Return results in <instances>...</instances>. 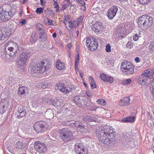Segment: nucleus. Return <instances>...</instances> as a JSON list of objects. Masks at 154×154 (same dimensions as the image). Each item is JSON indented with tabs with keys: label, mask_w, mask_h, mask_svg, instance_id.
<instances>
[{
	"label": "nucleus",
	"mask_w": 154,
	"mask_h": 154,
	"mask_svg": "<svg viewBox=\"0 0 154 154\" xmlns=\"http://www.w3.org/2000/svg\"><path fill=\"white\" fill-rule=\"evenodd\" d=\"M79 63V62H75V70H76L77 69H78L77 67L78 66Z\"/></svg>",
	"instance_id": "4d7b16f0"
},
{
	"label": "nucleus",
	"mask_w": 154,
	"mask_h": 154,
	"mask_svg": "<svg viewBox=\"0 0 154 154\" xmlns=\"http://www.w3.org/2000/svg\"><path fill=\"white\" fill-rule=\"evenodd\" d=\"M17 44L13 42L10 41L8 42L5 43V48H7V47H13L16 46Z\"/></svg>",
	"instance_id": "c756f323"
},
{
	"label": "nucleus",
	"mask_w": 154,
	"mask_h": 154,
	"mask_svg": "<svg viewBox=\"0 0 154 154\" xmlns=\"http://www.w3.org/2000/svg\"><path fill=\"white\" fill-rule=\"evenodd\" d=\"M108 75L104 73H101L100 74V78L103 81L105 82L106 80V78H107Z\"/></svg>",
	"instance_id": "c9c22d12"
},
{
	"label": "nucleus",
	"mask_w": 154,
	"mask_h": 154,
	"mask_svg": "<svg viewBox=\"0 0 154 154\" xmlns=\"http://www.w3.org/2000/svg\"><path fill=\"white\" fill-rule=\"evenodd\" d=\"M139 36L137 35H135L133 37V39L134 41H137L138 39Z\"/></svg>",
	"instance_id": "3c124183"
},
{
	"label": "nucleus",
	"mask_w": 154,
	"mask_h": 154,
	"mask_svg": "<svg viewBox=\"0 0 154 154\" xmlns=\"http://www.w3.org/2000/svg\"><path fill=\"white\" fill-rule=\"evenodd\" d=\"M77 3L82 5L81 9L83 11L85 10V2L83 0H74Z\"/></svg>",
	"instance_id": "a878e982"
},
{
	"label": "nucleus",
	"mask_w": 154,
	"mask_h": 154,
	"mask_svg": "<svg viewBox=\"0 0 154 154\" xmlns=\"http://www.w3.org/2000/svg\"><path fill=\"white\" fill-rule=\"evenodd\" d=\"M34 146L35 149L40 153H45L47 152V147L44 143H41L39 141H37L34 143Z\"/></svg>",
	"instance_id": "1a4fd4ad"
},
{
	"label": "nucleus",
	"mask_w": 154,
	"mask_h": 154,
	"mask_svg": "<svg viewBox=\"0 0 154 154\" xmlns=\"http://www.w3.org/2000/svg\"><path fill=\"white\" fill-rule=\"evenodd\" d=\"M40 35L39 39L41 42H43L47 39V36L44 32L41 33Z\"/></svg>",
	"instance_id": "bb28decb"
},
{
	"label": "nucleus",
	"mask_w": 154,
	"mask_h": 154,
	"mask_svg": "<svg viewBox=\"0 0 154 154\" xmlns=\"http://www.w3.org/2000/svg\"><path fill=\"white\" fill-rule=\"evenodd\" d=\"M86 44L87 46L91 51L96 50L97 48L98 45L97 42L95 41H91V39L89 38H87L86 40Z\"/></svg>",
	"instance_id": "9d476101"
},
{
	"label": "nucleus",
	"mask_w": 154,
	"mask_h": 154,
	"mask_svg": "<svg viewBox=\"0 0 154 154\" xmlns=\"http://www.w3.org/2000/svg\"><path fill=\"white\" fill-rule=\"evenodd\" d=\"M83 121L87 122H98L99 120L94 117L86 116L83 119Z\"/></svg>",
	"instance_id": "6ab92c4d"
},
{
	"label": "nucleus",
	"mask_w": 154,
	"mask_h": 154,
	"mask_svg": "<svg viewBox=\"0 0 154 154\" xmlns=\"http://www.w3.org/2000/svg\"><path fill=\"white\" fill-rule=\"evenodd\" d=\"M83 76V74L81 73H80V76L82 78Z\"/></svg>",
	"instance_id": "0e129e2a"
},
{
	"label": "nucleus",
	"mask_w": 154,
	"mask_h": 154,
	"mask_svg": "<svg viewBox=\"0 0 154 154\" xmlns=\"http://www.w3.org/2000/svg\"><path fill=\"white\" fill-rule=\"evenodd\" d=\"M45 115L47 119H50L53 117V112L52 110L49 109L46 111Z\"/></svg>",
	"instance_id": "4be33fe9"
},
{
	"label": "nucleus",
	"mask_w": 154,
	"mask_h": 154,
	"mask_svg": "<svg viewBox=\"0 0 154 154\" xmlns=\"http://www.w3.org/2000/svg\"><path fill=\"white\" fill-rule=\"evenodd\" d=\"M27 88L26 87H19L18 88V94L20 95L23 94L25 92V91L27 90Z\"/></svg>",
	"instance_id": "c85d7f7f"
},
{
	"label": "nucleus",
	"mask_w": 154,
	"mask_h": 154,
	"mask_svg": "<svg viewBox=\"0 0 154 154\" xmlns=\"http://www.w3.org/2000/svg\"><path fill=\"white\" fill-rule=\"evenodd\" d=\"M119 0L121 2H126L127 1V0Z\"/></svg>",
	"instance_id": "680f3d73"
},
{
	"label": "nucleus",
	"mask_w": 154,
	"mask_h": 154,
	"mask_svg": "<svg viewBox=\"0 0 154 154\" xmlns=\"http://www.w3.org/2000/svg\"><path fill=\"white\" fill-rule=\"evenodd\" d=\"M80 97L79 96H75L74 97V101L76 104L78 105V102L79 100Z\"/></svg>",
	"instance_id": "79ce46f5"
},
{
	"label": "nucleus",
	"mask_w": 154,
	"mask_h": 154,
	"mask_svg": "<svg viewBox=\"0 0 154 154\" xmlns=\"http://www.w3.org/2000/svg\"><path fill=\"white\" fill-rule=\"evenodd\" d=\"M65 64L64 63L60 62V60H57L56 63V67L57 69L61 70L65 67Z\"/></svg>",
	"instance_id": "aec40b11"
},
{
	"label": "nucleus",
	"mask_w": 154,
	"mask_h": 154,
	"mask_svg": "<svg viewBox=\"0 0 154 154\" xmlns=\"http://www.w3.org/2000/svg\"><path fill=\"white\" fill-rule=\"evenodd\" d=\"M83 84H84V85H85V86L86 88L87 85H86V84L85 82H84L83 83Z\"/></svg>",
	"instance_id": "774afa93"
},
{
	"label": "nucleus",
	"mask_w": 154,
	"mask_h": 154,
	"mask_svg": "<svg viewBox=\"0 0 154 154\" xmlns=\"http://www.w3.org/2000/svg\"><path fill=\"white\" fill-rule=\"evenodd\" d=\"M44 0H40L41 4H43V3Z\"/></svg>",
	"instance_id": "e2e57ef3"
},
{
	"label": "nucleus",
	"mask_w": 154,
	"mask_h": 154,
	"mask_svg": "<svg viewBox=\"0 0 154 154\" xmlns=\"http://www.w3.org/2000/svg\"><path fill=\"white\" fill-rule=\"evenodd\" d=\"M79 54H78L77 56V57L76 58L75 60V62H79Z\"/></svg>",
	"instance_id": "6e6d98bb"
},
{
	"label": "nucleus",
	"mask_w": 154,
	"mask_h": 154,
	"mask_svg": "<svg viewBox=\"0 0 154 154\" xmlns=\"http://www.w3.org/2000/svg\"><path fill=\"white\" fill-rule=\"evenodd\" d=\"M4 34L2 30H0V40L4 38Z\"/></svg>",
	"instance_id": "8fccbe9b"
},
{
	"label": "nucleus",
	"mask_w": 154,
	"mask_h": 154,
	"mask_svg": "<svg viewBox=\"0 0 154 154\" xmlns=\"http://www.w3.org/2000/svg\"><path fill=\"white\" fill-rule=\"evenodd\" d=\"M91 26L92 30L96 33H98L103 29L102 23L100 22H97L95 23H93Z\"/></svg>",
	"instance_id": "4468645a"
},
{
	"label": "nucleus",
	"mask_w": 154,
	"mask_h": 154,
	"mask_svg": "<svg viewBox=\"0 0 154 154\" xmlns=\"http://www.w3.org/2000/svg\"><path fill=\"white\" fill-rule=\"evenodd\" d=\"M47 20H48V24L51 25H52L53 24V21L50 20L48 19H47Z\"/></svg>",
	"instance_id": "5fc2aeb1"
},
{
	"label": "nucleus",
	"mask_w": 154,
	"mask_h": 154,
	"mask_svg": "<svg viewBox=\"0 0 154 154\" xmlns=\"http://www.w3.org/2000/svg\"><path fill=\"white\" fill-rule=\"evenodd\" d=\"M30 55L27 52H23L20 55V57L17 62L18 67L23 68V65L25 64L27 60L29 59Z\"/></svg>",
	"instance_id": "0eeeda50"
},
{
	"label": "nucleus",
	"mask_w": 154,
	"mask_h": 154,
	"mask_svg": "<svg viewBox=\"0 0 154 154\" xmlns=\"http://www.w3.org/2000/svg\"><path fill=\"white\" fill-rule=\"evenodd\" d=\"M107 78H106V80L105 82H109L110 83H112L113 81V79L112 76L109 75H108Z\"/></svg>",
	"instance_id": "ea45409f"
},
{
	"label": "nucleus",
	"mask_w": 154,
	"mask_h": 154,
	"mask_svg": "<svg viewBox=\"0 0 154 154\" xmlns=\"http://www.w3.org/2000/svg\"><path fill=\"white\" fill-rule=\"evenodd\" d=\"M106 52H109L111 51V46L109 44H107L106 46Z\"/></svg>",
	"instance_id": "37998d69"
},
{
	"label": "nucleus",
	"mask_w": 154,
	"mask_h": 154,
	"mask_svg": "<svg viewBox=\"0 0 154 154\" xmlns=\"http://www.w3.org/2000/svg\"><path fill=\"white\" fill-rule=\"evenodd\" d=\"M7 108H5L0 106V113L1 114L4 113L6 110Z\"/></svg>",
	"instance_id": "a18cd8bd"
},
{
	"label": "nucleus",
	"mask_w": 154,
	"mask_h": 154,
	"mask_svg": "<svg viewBox=\"0 0 154 154\" xmlns=\"http://www.w3.org/2000/svg\"><path fill=\"white\" fill-rule=\"evenodd\" d=\"M9 103L8 98L2 99L0 102V106L5 108H7Z\"/></svg>",
	"instance_id": "412c9836"
},
{
	"label": "nucleus",
	"mask_w": 154,
	"mask_h": 154,
	"mask_svg": "<svg viewBox=\"0 0 154 154\" xmlns=\"http://www.w3.org/2000/svg\"><path fill=\"white\" fill-rule=\"evenodd\" d=\"M153 22L152 18L147 15H144L141 16L138 22V24L140 27L148 29L150 26Z\"/></svg>",
	"instance_id": "f03ea898"
},
{
	"label": "nucleus",
	"mask_w": 154,
	"mask_h": 154,
	"mask_svg": "<svg viewBox=\"0 0 154 154\" xmlns=\"http://www.w3.org/2000/svg\"><path fill=\"white\" fill-rule=\"evenodd\" d=\"M44 9V8L41 7L37 8L36 9V12L37 14H40L42 13Z\"/></svg>",
	"instance_id": "a19ab883"
},
{
	"label": "nucleus",
	"mask_w": 154,
	"mask_h": 154,
	"mask_svg": "<svg viewBox=\"0 0 154 154\" xmlns=\"http://www.w3.org/2000/svg\"><path fill=\"white\" fill-rule=\"evenodd\" d=\"M25 19H22L20 20V21L19 22L20 24L21 25H22L23 24L25 23Z\"/></svg>",
	"instance_id": "603ef678"
},
{
	"label": "nucleus",
	"mask_w": 154,
	"mask_h": 154,
	"mask_svg": "<svg viewBox=\"0 0 154 154\" xmlns=\"http://www.w3.org/2000/svg\"><path fill=\"white\" fill-rule=\"evenodd\" d=\"M134 120L135 118L134 116H129L122 119V121L125 122H134Z\"/></svg>",
	"instance_id": "cd10ccee"
},
{
	"label": "nucleus",
	"mask_w": 154,
	"mask_h": 154,
	"mask_svg": "<svg viewBox=\"0 0 154 154\" xmlns=\"http://www.w3.org/2000/svg\"><path fill=\"white\" fill-rule=\"evenodd\" d=\"M132 46L133 45L131 42H128L126 45L127 47L129 48H132Z\"/></svg>",
	"instance_id": "de8ad7c7"
},
{
	"label": "nucleus",
	"mask_w": 154,
	"mask_h": 154,
	"mask_svg": "<svg viewBox=\"0 0 154 154\" xmlns=\"http://www.w3.org/2000/svg\"><path fill=\"white\" fill-rule=\"evenodd\" d=\"M60 101H59V100H54L53 99H51L49 102L50 104H52L54 106H59L61 105V104L60 103Z\"/></svg>",
	"instance_id": "393cba45"
},
{
	"label": "nucleus",
	"mask_w": 154,
	"mask_h": 154,
	"mask_svg": "<svg viewBox=\"0 0 154 154\" xmlns=\"http://www.w3.org/2000/svg\"><path fill=\"white\" fill-rule=\"evenodd\" d=\"M121 69L123 73L125 74H132L134 72L133 65L127 61H124L122 63Z\"/></svg>",
	"instance_id": "7ed1b4c3"
},
{
	"label": "nucleus",
	"mask_w": 154,
	"mask_h": 154,
	"mask_svg": "<svg viewBox=\"0 0 154 154\" xmlns=\"http://www.w3.org/2000/svg\"><path fill=\"white\" fill-rule=\"evenodd\" d=\"M85 98L83 97L82 96H80L79 98V101L78 104H81L83 102H84V101L85 100Z\"/></svg>",
	"instance_id": "49530a36"
},
{
	"label": "nucleus",
	"mask_w": 154,
	"mask_h": 154,
	"mask_svg": "<svg viewBox=\"0 0 154 154\" xmlns=\"http://www.w3.org/2000/svg\"><path fill=\"white\" fill-rule=\"evenodd\" d=\"M36 27L37 30L41 31L43 29V26L42 24L38 23L36 25Z\"/></svg>",
	"instance_id": "4c0bfd02"
},
{
	"label": "nucleus",
	"mask_w": 154,
	"mask_h": 154,
	"mask_svg": "<svg viewBox=\"0 0 154 154\" xmlns=\"http://www.w3.org/2000/svg\"><path fill=\"white\" fill-rule=\"evenodd\" d=\"M89 81L91 86L93 88H96V85L92 77L91 76H89Z\"/></svg>",
	"instance_id": "b1692460"
},
{
	"label": "nucleus",
	"mask_w": 154,
	"mask_h": 154,
	"mask_svg": "<svg viewBox=\"0 0 154 154\" xmlns=\"http://www.w3.org/2000/svg\"><path fill=\"white\" fill-rule=\"evenodd\" d=\"M9 81H11V82H10L9 83H13V84L15 83V82L14 79L12 78H10Z\"/></svg>",
	"instance_id": "864d4df0"
},
{
	"label": "nucleus",
	"mask_w": 154,
	"mask_h": 154,
	"mask_svg": "<svg viewBox=\"0 0 154 154\" xmlns=\"http://www.w3.org/2000/svg\"><path fill=\"white\" fill-rule=\"evenodd\" d=\"M111 127L105 125L97 134V137L101 143L109 145L114 142L115 138Z\"/></svg>",
	"instance_id": "f257e3e1"
},
{
	"label": "nucleus",
	"mask_w": 154,
	"mask_h": 154,
	"mask_svg": "<svg viewBox=\"0 0 154 154\" xmlns=\"http://www.w3.org/2000/svg\"><path fill=\"white\" fill-rule=\"evenodd\" d=\"M131 80L130 79L123 80L121 81L122 83L124 85H127L131 82Z\"/></svg>",
	"instance_id": "72a5a7b5"
},
{
	"label": "nucleus",
	"mask_w": 154,
	"mask_h": 154,
	"mask_svg": "<svg viewBox=\"0 0 154 154\" xmlns=\"http://www.w3.org/2000/svg\"><path fill=\"white\" fill-rule=\"evenodd\" d=\"M83 18V16H81L77 20V25L78 26L81 24L82 23Z\"/></svg>",
	"instance_id": "58836bf2"
},
{
	"label": "nucleus",
	"mask_w": 154,
	"mask_h": 154,
	"mask_svg": "<svg viewBox=\"0 0 154 154\" xmlns=\"http://www.w3.org/2000/svg\"><path fill=\"white\" fill-rule=\"evenodd\" d=\"M24 144L21 142H17L15 144V146L17 148L22 149L25 147Z\"/></svg>",
	"instance_id": "7c9ffc66"
},
{
	"label": "nucleus",
	"mask_w": 154,
	"mask_h": 154,
	"mask_svg": "<svg viewBox=\"0 0 154 154\" xmlns=\"http://www.w3.org/2000/svg\"><path fill=\"white\" fill-rule=\"evenodd\" d=\"M118 10L117 7L113 6L110 8L108 11L107 16L108 18L112 19L116 16Z\"/></svg>",
	"instance_id": "f8f14e48"
},
{
	"label": "nucleus",
	"mask_w": 154,
	"mask_h": 154,
	"mask_svg": "<svg viewBox=\"0 0 154 154\" xmlns=\"http://www.w3.org/2000/svg\"><path fill=\"white\" fill-rule=\"evenodd\" d=\"M130 98L129 97H126L121 99L119 102V105L121 106H124L129 104Z\"/></svg>",
	"instance_id": "a211bd4d"
},
{
	"label": "nucleus",
	"mask_w": 154,
	"mask_h": 154,
	"mask_svg": "<svg viewBox=\"0 0 154 154\" xmlns=\"http://www.w3.org/2000/svg\"><path fill=\"white\" fill-rule=\"evenodd\" d=\"M75 23H76V22L75 21H69L67 22V21L66 20L65 21V24L66 26V25H68L70 28L75 27L76 26Z\"/></svg>",
	"instance_id": "5701e85b"
},
{
	"label": "nucleus",
	"mask_w": 154,
	"mask_h": 154,
	"mask_svg": "<svg viewBox=\"0 0 154 154\" xmlns=\"http://www.w3.org/2000/svg\"><path fill=\"white\" fill-rule=\"evenodd\" d=\"M52 36L54 38H55L56 36V34L55 32H54L52 35Z\"/></svg>",
	"instance_id": "052dcab7"
},
{
	"label": "nucleus",
	"mask_w": 154,
	"mask_h": 154,
	"mask_svg": "<svg viewBox=\"0 0 154 154\" xmlns=\"http://www.w3.org/2000/svg\"><path fill=\"white\" fill-rule=\"evenodd\" d=\"M13 15L11 11L7 12L0 10V20L2 21H5L11 19Z\"/></svg>",
	"instance_id": "6e6552de"
},
{
	"label": "nucleus",
	"mask_w": 154,
	"mask_h": 154,
	"mask_svg": "<svg viewBox=\"0 0 154 154\" xmlns=\"http://www.w3.org/2000/svg\"><path fill=\"white\" fill-rule=\"evenodd\" d=\"M37 40V36L35 34H32L30 38V42L32 43H35Z\"/></svg>",
	"instance_id": "f704fd0d"
},
{
	"label": "nucleus",
	"mask_w": 154,
	"mask_h": 154,
	"mask_svg": "<svg viewBox=\"0 0 154 154\" xmlns=\"http://www.w3.org/2000/svg\"><path fill=\"white\" fill-rule=\"evenodd\" d=\"M97 102L99 104H100L102 105H105L106 104V101L103 99L98 100H97Z\"/></svg>",
	"instance_id": "e433bc0d"
},
{
	"label": "nucleus",
	"mask_w": 154,
	"mask_h": 154,
	"mask_svg": "<svg viewBox=\"0 0 154 154\" xmlns=\"http://www.w3.org/2000/svg\"><path fill=\"white\" fill-rule=\"evenodd\" d=\"M139 4L144 5L149 3L150 0H137Z\"/></svg>",
	"instance_id": "473e14b6"
},
{
	"label": "nucleus",
	"mask_w": 154,
	"mask_h": 154,
	"mask_svg": "<svg viewBox=\"0 0 154 154\" xmlns=\"http://www.w3.org/2000/svg\"><path fill=\"white\" fill-rule=\"evenodd\" d=\"M73 7L74 8H75V7H76V5H72L71 6V7Z\"/></svg>",
	"instance_id": "338daca9"
},
{
	"label": "nucleus",
	"mask_w": 154,
	"mask_h": 154,
	"mask_svg": "<svg viewBox=\"0 0 154 154\" xmlns=\"http://www.w3.org/2000/svg\"><path fill=\"white\" fill-rule=\"evenodd\" d=\"M65 84L63 83H60L57 85L58 88L63 93L67 94L71 92L72 89L70 87H65Z\"/></svg>",
	"instance_id": "9b49d317"
},
{
	"label": "nucleus",
	"mask_w": 154,
	"mask_h": 154,
	"mask_svg": "<svg viewBox=\"0 0 154 154\" xmlns=\"http://www.w3.org/2000/svg\"><path fill=\"white\" fill-rule=\"evenodd\" d=\"M150 69L145 70L142 75L140 76L138 83L142 85H146L150 83Z\"/></svg>",
	"instance_id": "20e7f679"
},
{
	"label": "nucleus",
	"mask_w": 154,
	"mask_h": 154,
	"mask_svg": "<svg viewBox=\"0 0 154 154\" xmlns=\"http://www.w3.org/2000/svg\"><path fill=\"white\" fill-rule=\"evenodd\" d=\"M87 95L89 97H90L91 96V94L90 92H88L87 93Z\"/></svg>",
	"instance_id": "bf43d9fd"
},
{
	"label": "nucleus",
	"mask_w": 154,
	"mask_h": 154,
	"mask_svg": "<svg viewBox=\"0 0 154 154\" xmlns=\"http://www.w3.org/2000/svg\"><path fill=\"white\" fill-rule=\"evenodd\" d=\"M4 51L5 54H8L11 57L14 56L16 53V50L14 49V48L13 47H7V48H5Z\"/></svg>",
	"instance_id": "dca6fc26"
},
{
	"label": "nucleus",
	"mask_w": 154,
	"mask_h": 154,
	"mask_svg": "<svg viewBox=\"0 0 154 154\" xmlns=\"http://www.w3.org/2000/svg\"><path fill=\"white\" fill-rule=\"evenodd\" d=\"M75 151L79 154H85V149L83 148L82 144L81 142H78L75 145Z\"/></svg>",
	"instance_id": "ddd939ff"
},
{
	"label": "nucleus",
	"mask_w": 154,
	"mask_h": 154,
	"mask_svg": "<svg viewBox=\"0 0 154 154\" xmlns=\"http://www.w3.org/2000/svg\"><path fill=\"white\" fill-rule=\"evenodd\" d=\"M152 86L150 87V89L151 91L152 94L154 96V80H153L152 83Z\"/></svg>",
	"instance_id": "c03bdc74"
},
{
	"label": "nucleus",
	"mask_w": 154,
	"mask_h": 154,
	"mask_svg": "<svg viewBox=\"0 0 154 154\" xmlns=\"http://www.w3.org/2000/svg\"><path fill=\"white\" fill-rule=\"evenodd\" d=\"M74 126L78 128H83L84 126L81 122L79 121H76L74 123Z\"/></svg>",
	"instance_id": "2f4dec72"
},
{
	"label": "nucleus",
	"mask_w": 154,
	"mask_h": 154,
	"mask_svg": "<svg viewBox=\"0 0 154 154\" xmlns=\"http://www.w3.org/2000/svg\"><path fill=\"white\" fill-rule=\"evenodd\" d=\"M45 60H43L38 64L35 65L31 69L32 73H43L45 71V67L44 65Z\"/></svg>",
	"instance_id": "423d86ee"
},
{
	"label": "nucleus",
	"mask_w": 154,
	"mask_h": 154,
	"mask_svg": "<svg viewBox=\"0 0 154 154\" xmlns=\"http://www.w3.org/2000/svg\"><path fill=\"white\" fill-rule=\"evenodd\" d=\"M60 134L62 139L65 141L70 140L73 137L72 132L66 128L62 129L60 132Z\"/></svg>",
	"instance_id": "39448f33"
},
{
	"label": "nucleus",
	"mask_w": 154,
	"mask_h": 154,
	"mask_svg": "<svg viewBox=\"0 0 154 154\" xmlns=\"http://www.w3.org/2000/svg\"><path fill=\"white\" fill-rule=\"evenodd\" d=\"M152 77L153 78V80H154V72H153L152 74Z\"/></svg>",
	"instance_id": "69168bd1"
},
{
	"label": "nucleus",
	"mask_w": 154,
	"mask_h": 154,
	"mask_svg": "<svg viewBox=\"0 0 154 154\" xmlns=\"http://www.w3.org/2000/svg\"><path fill=\"white\" fill-rule=\"evenodd\" d=\"M54 8L57 9L56 11H57L59 8L58 3L56 2H54Z\"/></svg>",
	"instance_id": "09e8293b"
},
{
	"label": "nucleus",
	"mask_w": 154,
	"mask_h": 154,
	"mask_svg": "<svg viewBox=\"0 0 154 154\" xmlns=\"http://www.w3.org/2000/svg\"><path fill=\"white\" fill-rule=\"evenodd\" d=\"M26 113V111L25 108L22 106H19L16 112L17 118H22L25 116Z\"/></svg>",
	"instance_id": "2eb2a0df"
},
{
	"label": "nucleus",
	"mask_w": 154,
	"mask_h": 154,
	"mask_svg": "<svg viewBox=\"0 0 154 154\" xmlns=\"http://www.w3.org/2000/svg\"><path fill=\"white\" fill-rule=\"evenodd\" d=\"M41 123V122H37L34 126V130L38 133L42 131V129L44 127V125Z\"/></svg>",
	"instance_id": "f3484780"
},
{
	"label": "nucleus",
	"mask_w": 154,
	"mask_h": 154,
	"mask_svg": "<svg viewBox=\"0 0 154 154\" xmlns=\"http://www.w3.org/2000/svg\"><path fill=\"white\" fill-rule=\"evenodd\" d=\"M135 60L136 63L139 62L140 60L138 57H136L135 59Z\"/></svg>",
	"instance_id": "13d9d810"
}]
</instances>
